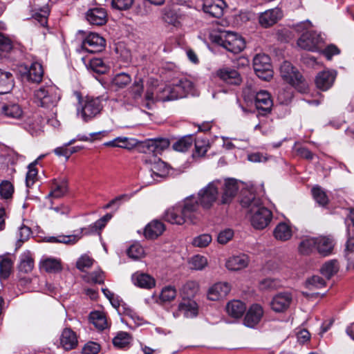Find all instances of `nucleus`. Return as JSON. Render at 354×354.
Returning <instances> with one entry per match:
<instances>
[{
  "label": "nucleus",
  "instance_id": "f257e3e1",
  "mask_svg": "<svg viewBox=\"0 0 354 354\" xmlns=\"http://www.w3.org/2000/svg\"><path fill=\"white\" fill-rule=\"evenodd\" d=\"M241 205L248 209L247 216L254 228L264 229L270 223L272 218L271 211L266 207L261 200L257 198L254 194L248 193L244 196L241 201Z\"/></svg>",
  "mask_w": 354,
  "mask_h": 354
},
{
  "label": "nucleus",
  "instance_id": "f03ea898",
  "mask_svg": "<svg viewBox=\"0 0 354 354\" xmlns=\"http://www.w3.org/2000/svg\"><path fill=\"white\" fill-rule=\"evenodd\" d=\"M313 25L308 20L300 22L295 26V30L301 33L297 45L302 49L310 51L319 50L324 43L320 33L312 30Z\"/></svg>",
  "mask_w": 354,
  "mask_h": 354
},
{
  "label": "nucleus",
  "instance_id": "7ed1b4c3",
  "mask_svg": "<svg viewBox=\"0 0 354 354\" xmlns=\"http://www.w3.org/2000/svg\"><path fill=\"white\" fill-rule=\"evenodd\" d=\"M102 101L100 97H86L80 100L77 106V115L84 122H88L101 113Z\"/></svg>",
  "mask_w": 354,
  "mask_h": 354
},
{
  "label": "nucleus",
  "instance_id": "20e7f679",
  "mask_svg": "<svg viewBox=\"0 0 354 354\" xmlns=\"http://www.w3.org/2000/svg\"><path fill=\"white\" fill-rule=\"evenodd\" d=\"M214 41L218 45L234 54L242 51L245 46V41L241 36L229 30L220 31L214 36Z\"/></svg>",
  "mask_w": 354,
  "mask_h": 354
},
{
  "label": "nucleus",
  "instance_id": "39448f33",
  "mask_svg": "<svg viewBox=\"0 0 354 354\" xmlns=\"http://www.w3.org/2000/svg\"><path fill=\"white\" fill-rule=\"evenodd\" d=\"M35 101L37 105L51 109L57 106L60 100L59 88L53 85H46L36 90L34 93Z\"/></svg>",
  "mask_w": 354,
  "mask_h": 354
},
{
  "label": "nucleus",
  "instance_id": "423d86ee",
  "mask_svg": "<svg viewBox=\"0 0 354 354\" xmlns=\"http://www.w3.org/2000/svg\"><path fill=\"white\" fill-rule=\"evenodd\" d=\"M221 186L222 181L221 180H214L198 191L196 197L202 209L208 210L213 207L218 198L219 189Z\"/></svg>",
  "mask_w": 354,
  "mask_h": 354
},
{
  "label": "nucleus",
  "instance_id": "0eeeda50",
  "mask_svg": "<svg viewBox=\"0 0 354 354\" xmlns=\"http://www.w3.org/2000/svg\"><path fill=\"white\" fill-rule=\"evenodd\" d=\"M281 76L286 82L295 87L298 91L305 93L308 84L299 72L295 69L291 63L285 61L280 66Z\"/></svg>",
  "mask_w": 354,
  "mask_h": 354
},
{
  "label": "nucleus",
  "instance_id": "6e6552de",
  "mask_svg": "<svg viewBox=\"0 0 354 354\" xmlns=\"http://www.w3.org/2000/svg\"><path fill=\"white\" fill-rule=\"evenodd\" d=\"M145 163L149 169V175L152 178V180L147 182L148 184H151L153 181H158L159 178H165L169 174V167L167 164L157 156L146 158Z\"/></svg>",
  "mask_w": 354,
  "mask_h": 354
},
{
  "label": "nucleus",
  "instance_id": "1a4fd4ad",
  "mask_svg": "<svg viewBox=\"0 0 354 354\" xmlns=\"http://www.w3.org/2000/svg\"><path fill=\"white\" fill-rule=\"evenodd\" d=\"M174 91L172 85L157 88L156 95L153 90L148 89L145 94V106L151 109L155 101L167 102L176 100V98H173V95H175Z\"/></svg>",
  "mask_w": 354,
  "mask_h": 354
},
{
  "label": "nucleus",
  "instance_id": "9d476101",
  "mask_svg": "<svg viewBox=\"0 0 354 354\" xmlns=\"http://www.w3.org/2000/svg\"><path fill=\"white\" fill-rule=\"evenodd\" d=\"M180 205L186 222L195 223L199 220L201 216V207L195 196L187 197L180 203Z\"/></svg>",
  "mask_w": 354,
  "mask_h": 354
},
{
  "label": "nucleus",
  "instance_id": "9b49d317",
  "mask_svg": "<svg viewBox=\"0 0 354 354\" xmlns=\"http://www.w3.org/2000/svg\"><path fill=\"white\" fill-rule=\"evenodd\" d=\"M253 67L256 75L261 80L268 81L273 75L270 57L266 54H258L253 59Z\"/></svg>",
  "mask_w": 354,
  "mask_h": 354
},
{
  "label": "nucleus",
  "instance_id": "f8f14e48",
  "mask_svg": "<svg viewBox=\"0 0 354 354\" xmlns=\"http://www.w3.org/2000/svg\"><path fill=\"white\" fill-rule=\"evenodd\" d=\"M30 6L33 12L32 17L37 20L41 26H46L50 12L48 0H30Z\"/></svg>",
  "mask_w": 354,
  "mask_h": 354
},
{
  "label": "nucleus",
  "instance_id": "ddd939ff",
  "mask_svg": "<svg viewBox=\"0 0 354 354\" xmlns=\"http://www.w3.org/2000/svg\"><path fill=\"white\" fill-rule=\"evenodd\" d=\"M105 39L100 35L91 32L82 42V48L88 53H96L101 52L105 47Z\"/></svg>",
  "mask_w": 354,
  "mask_h": 354
},
{
  "label": "nucleus",
  "instance_id": "4468645a",
  "mask_svg": "<svg viewBox=\"0 0 354 354\" xmlns=\"http://www.w3.org/2000/svg\"><path fill=\"white\" fill-rule=\"evenodd\" d=\"M292 301V295L289 292H281L275 295L271 302L272 310L277 313H283L289 308Z\"/></svg>",
  "mask_w": 354,
  "mask_h": 354
},
{
  "label": "nucleus",
  "instance_id": "2eb2a0df",
  "mask_svg": "<svg viewBox=\"0 0 354 354\" xmlns=\"http://www.w3.org/2000/svg\"><path fill=\"white\" fill-rule=\"evenodd\" d=\"M263 315V310L259 304H252L246 311L243 324L248 328H254L258 325Z\"/></svg>",
  "mask_w": 354,
  "mask_h": 354
},
{
  "label": "nucleus",
  "instance_id": "dca6fc26",
  "mask_svg": "<svg viewBox=\"0 0 354 354\" xmlns=\"http://www.w3.org/2000/svg\"><path fill=\"white\" fill-rule=\"evenodd\" d=\"M335 70H324L319 72L315 78V84L318 88L326 91L332 87L337 77Z\"/></svg>",
  "mask_w": 354,
  "mask_h": 354
},
{
  "label": "nucleus",
  "instance_id": "f3484780",
  "mask_svg": "<svg viewBox=\"0 0 354 354\" xmlns=\"http://www.w3.org/2000/svg\"><path fill=\"white\" fill-rule=\"evenodd\" d=\"M175 95L173 98H183L187 95L194 94V86L193 82L187 77H183L172 84Z\"/></svg>",
  "mask_w": 354,
  "mask_h": 354
},
{
  "label": "nucleus",
  "instance_id": "a211bd4d",
  "mask_svg": "<svg viewBox=\"0 0 354 354\" xmlns=\"http://www.w3.org/2000/svg\"><path fill=\"white\" fill-rule=\"evenodd\" d=\"M183 314L186 318H194L198 314V306L194 300H183L178 306V311L173 313L174 317Z\"/></svg>",
  "mask_w": 354,
  "mask_h": 354
},
{
  "label": "nucleus",
  "instance_id": "6ab92c4d",
  "mask_svg": "<svg viewBox=\"0 0 354 354\" xmlns=\"http://www.w3.org/2000/svg\"><path fill=\"white\" fill-rule=\"evenodd\" d=\"M223 189L221 194V204L230 203L236 196L239 186L237 181L235 179L230 178L225 180V182H222V186L220 189Z\"/></svg>",
  "mask_w": 354,
  "mask_h": 354
},
{
  "label": "nucleus",
  "instance_id": "aec40b11",
  "mask_svg": "<svg viewBox=\"0 0 354 354\" xmlns=\"http://www.w3.org/2000/svg\"><path fill=\"white\" fill-rule=\"evenodd\" d=\"M283 16L279 8H274L261 12L259 17V22L263 28H268L276 24Z\"/></svg>",
  "mask_w": 354,
  "mask_h": 354
},
{
  "label": "nucleus",
  "instance_id": "412c9836",
  "mask_svg": "<svg viewBox=\"0 0 354 354\" xmlns=\"http://www.w3.org/2000/svg\"><path fill=\"white\" fill-rule=\"evenodd\" d=\"M231 286L227 282H218L211 286L207 292V298L211 301H218L225 298L230 292Z\"/></svg>",
  "mask_w": 354,
  "mask_h": 354
},
{
  "label": "nucleus",
  "instance_id": "4be33fe9",
  "mask_svg": "<svg viewBox=\"0 0 354 354\" xmlns=\"http://www.w3.org/2000/svg\"><path fill=\"white\" fill-rule=\"evenodd\" d=\"M165 221L171 224L183 225L186 223L180 203L167 208L163 215Z\"/></svg>",
  "mask_w": 354,
  "mask_h": 354
},
{
  "label": "nucleus",
  "instance_id": "5701e85b",
  "mask_svg": "<svg viewBox=\"0 0 354 354\" xmlns=\"http://www.w3.org/2000/svg\"><path fill=\"white\" fill-rule=\"evenodd\" d=\"M216 75L223 82L229 85H239L242 82L239 73L232 68H220L217 71Z\"/></svg>",
  "mask_w": 354,
  "mask_h": 354
},
{
  "label": "nucleus",
  "instance_id": "b1692460",
  "mask_svg": "<svg viewBox=\"0 0 354 354\" xmlns=\"http://www.w3.org/2000/svg\"><path fill=\"white\" fill-rule=\"evenodd\" d=\"M203 11L213 17L219 18L223 14L225 3L223 0H203Z\"/></svg>",
  "mask_w": 354,
  "mask_h": 354
},
{
  "label": "nucleus",
  "instance_id": "393cba45",
  "mask_svg": "<svg viewBox=\"0 0 354 354\" xmlns=\"http://www.w3.org/2000/svg\"><path fill=\"white\" fill-rule=\"evenodd\" d=\"M254 98L255 106L257 109L265 112H269L272 106V100L270 93L264 90H261L252 94Z\"/></svg>",
  "mask_w": 354,
  "mask_h": 354
},
{
  "label": "nucleus",
  "instance_id": "a878e982",
  "mask_svg": "<svg viewBox=\"0 0 354 354\" xmlns=\"http://www.w3.org/2000/svg\"><path fill=\"white\" fill-rule=\"evenodd\" d=\"M86 18L91 25L102 26L107 21V14L102 8H94L87 11Z\"/></svg>",
  "mask_w": 354,
  "mask_h": 354
},
{
  "label": "nucleus",
  "instance_id": "bb28decb",
  "mask_svg": "<svg viewBox=\"0 0 354 354\" xmlns=\"http://www.w3.org/2000/svg\"><path fill=\"white\" fill-rule=\"evenodd\" d=\"M60 344L66 351L75 348L78 344L77 336L71 328H65L59 338Z\"/></svg>",
  "mask_w": 354,
  "mask_h": 354
},
{
  "label": "nucleus",
  "instance_id": "cd10ccee",
  "mask_svg": "<svg viewBox=\"0 0 354 354\" xmlns=\"http://www.w3.org/2000/svg\"><path fill=\"white\" fill-rule=\"evenodd\" d=\"M293 234L292 227L288 222L279 223L273 230V236L279 241H286L291 239Z\"/></svg>",
  "mask_w": 354,
  "mask_h": 354
},
{
  "label": "nucleus",
  "instance_id": "c85d7f7f",
  "mask_svg": "<svg viewBox=\"0 0 354 354\" xmlns=\"http://www.w3.org/2000/svg\"><path fill=\"white\" fill-rule=\"evenodd\" d=\"M133 283L142 288L151 289L156 286V281L151 275L137 272L132 275Z\"/></svg>",
  "mask_w": 354,
  "mask_h": 354
},
{
  "label": "nucleus",
  "instance_id": "c756f323",
  "mask_svg": "<svg viewBox=\"0 0 354 354\" xmlns=\"http://www.w3.org/2000/svg\"><path fill=\"white\" fill-rule=\"evenodd\" d=\"M248 263V257L241 254L230 257L226 261L225 266L230 270L237 271L246 268Z\"/></svg>",
  "mask_w": 354,
  "mask_h": 354
},
{
  "label": "nucleus",
  "instance_id": "7c9ffc66",
  "mask_svg": "<svg viewBox=\"0 0 354 354\" xmlns=\"http://www.w3.org/2000/svg\"><path fill=\"white\" fill-rule=\"evenodd\" d=\"M227 315L234 319L241 318L246 310L245 304L240 300L229 301L225 307Z\"/></svg>",
  "mask_w": 354,
  "mask_h": 354
},
{
  "label": "nucleus",
  "instance_id": "2f4dec72",
  "mask_svg": "<svg viewBox=\"0 0 354 354\" xmlns=\"http://www.w3.org/2000/svg\"><path fill=\"white\" fill-rule=\"evenodd\" d=\"M24 129L32 136H37L42 131V118L39 115L28 118L24 123Z\"/></svg>",
  "mask_w": 354,
  "mask_h": 354
},
{
  "label": "nucleus",
  "instance_id": "473e14b6",
  "mask_svg": "<svg viewBox=\"0 0 354 354\" xmlns=\"http://www.w3.org/2000/svg\"><path fill=\"white\" fill-rule=\"evenodd\" d=\"M163 223L154 220L149 223L145 228V236L149 239H154L161 235L165 231Z\"/></svg>",
  "mask_w": 354,
  "mask_h": 354
},
{
  "label": "nucleus",
  "instance_id": "72a5a7b5",
  "mask_svg": "<svg viewBox=\"0 0 354 354\" xmlns=\"http://www.w3.org/2000/svg\"><path fill=\"white\" fill-rule=\"evenodd\" d=\"M143 89L144 85L142 79H138L133 82L129 88V93L133 100V102H131V105L136 106L139 104L140 101H142L145 106V99L144 100H142Z\"/></svg>",
  "mask_w": 354,
  "mask_h": 354
},
{
  "label": "nucleus",
  "instance_id": "f704fd0d",
  "mask_svg": "<svg viewBox=\"0 0 354 354\" xmlns=\"http://www.w3.org/2000/svg\"><path fill=\"white\" fill-rule=\"evenodd\" d=\"M14 87V77L11 73L0 69V95L10 93Z\"/></svg>",
  "mask_w": 354,
  "mask_h": 354
},
{
  "label": "nucleus",
  "instance_id": "c9c22d12",
  "mask_svg": "<svg viewBox=\"0 0 354 354\" xmlns=\"http://www.w3.org/2000/svg\"><path fill=\"white\" fill-rule=\"evenodd\" d=\"M169 146V141L167 138H155L149 140L147 142L148 149L154 153L153 156L160 154Z\"/></svg>",
  "mask_w": 354,
  "mask_h": 354
},
{
  "label": "nucleus",
  "instance_id": "e433bc0d",
  "mask_svg": "<svg viewBox=\"0 0 354 354\" xmlns=\"http://www.w3.org/2000/svg\"><path fill=\"white\" fill-rule=\"evenodd\" d=\"M68 191V183L65 179L56 180L53 181L51 191L48 196L58 198L64 196Z\"/></svg>",
  "mask_w": 354,
  "mask_h": 354
},
{
  "label": "nucleus",
  "instance_id": "4c0bfd02",
  "mask_svg": "<svg viewBox=\"0 0 354 354\" xmlns=\"http://www.w3.org/2000/svg\"><path fill=\"white\" fill-rule=\"evenodd\" d=\"M316 249L318 252L324 256H328L332 253L333 249V241L326 236L317 237Z\"/></svg>",
  "mask_w": 354,
  "mask_h": 354
},
{
  "label": "nucleus",
  "instance_id": "58836bf2",
  "mask_svg": "<svg viewBox=\"0 0 354 354\" xmlns=\"http://www.w3.org/2000/svg\"><path fill=\"white\" fill-rule=\"evenodd\" d=\"M81 239V233H75L71 235H58L57 236H49L47 241L49 243H60L68 245L75 244Z\"/></svg>",
  "mask_w": 354,
  "mask_h": 354
},
{
  "label": "nucleus",
  "instance_id": "ea45409f",
  "mask_svg": "<svg viewBox=\"0 0 354 354\" xmlns=\"http://www.w3.org/2000/svg\"><path fill=\"white\" fill-rule=\"evenodd\" d=\"M339 269V264L336 259H332L325 262L321 269V274L327 279H330L336 274Z\"/></svg>",
  "mask_w": 354,
  "mask_h": 354
},
{
  "label": "nucleus",
  "instance_id": "a19ab883",
  "mask_svg": "<svg viewBox=\"0 0 354 354\" xmlns=\"http://www.w3.org/2000/svg\"><path fill=\"white\" fill-rule=\"evenodd\" d=\"M1 113L7 118L19 119L23 115V111L18 104L10 103L2 106Z\"/></svg>",
  "mask_w": 354,
  "mask_h": 354
},
{
  "label": "nucleus",
  "instance_id": "79ce46f5",
  "mask_svg": "<svg viewBox=\"0 0 354 354\" xmlns=\"http://www.w3.org/2000/svg\"><path fill=\"white\" fill-rule=\"evenodd\" d=\"M317 238L306 236L301 239L298 250L302 254H309L316 249Z\"/></svg>",
  "mask_w": 354,
  "mask_h": 354
},
{
  "label": "nucleus",
  "instance_id": "37998d69",
  "mask_svg": "<svg viewBox=\"0 0 354 354\" xmlns=\"http://www.w3.org/2000/svg\"><path fill=\"white\" fill-rule=\"evenodd\" d=\"M89 319L91 323L100 330H102L108 327L106 316L102 312L94 311L91 313Z\"/></svg>",
  "mask_w": 354,
  "mask_h": 354
},
{
  "label": "nucleus",
  "instance_id": "c03bdc74",
  "mask_svg": "<svg viewBox=\"0 0 354 354\" xmlns=\"http://www.w3.org/2000/svg\"><path fill=\"white\" fill-rule=\"evenodd\" d=\"M131 82V76L126 73L116 74L111 80V85L115 90L124 88Z\"/></svg>",
  "mask_w": 354,
  "mask_h": 354
},
{
  "label": "nucleus",
  "instance_id": "a18cd8bd",
  "mask_svg": "<svg viewBox=\"0 0 354 354\" xmlns=\"http://www.w3.org/2000/svg\"><path fill=\"white\" fill-rule=\"evenodd\" d=\"M19 270L21 272L28 273L34 268V260L29 251H26L20 256Z\"/></svg>",
  "mask_w": 354,
  "mask_h": 354
},
{
  "label": "nucleus",
  "instance_id": "49530a36",
  "mask_svg": "<svg viewBox=\"0 0 354 354\" xmlns=\"http://www.w3.org/2000/svg\"><path fill=\"white\" fill-rule=\"evenodd\" d=\"M13 261L8 255L0 256V279H7L12 271Z\"/></svg>",
  "mask_w": 354,
  "mask_h": 354
},
{
  "label": "nucleus",
  "instance_id": "de8ad7c7",
  "mask_svg": "<svg viewBox=\"0 0 354 354\" xmlns=\"http://www.w3.org/2000/svg\"><path fill=\"white\" fill-rule=\"evenodd\" d=\"M44 75L42 66L39 62H33L28 70V78L32 82L38 83L41 81Z\"/></svg>",
  "mask_w": 354,
  "mask_h": 354
},
{
  "label": "nucleus",
  "instance_id": "09e8293b",
  "mask_svg": "<svg viewBox=\"0 0 354 354\" xmlns=\"http://www.w3.org/2000/svg\"><path fill=\"white\" fill-rule=\"evenodd\" d=\"M40 267L48 272H56L61 270V263L57 259L46 258L41 261Z\"/></svg>",
  "mask_w": 354,
  "mask_h": 354
},
{
  "label": "nucleus",
  "instance_id": "8fccbe9b",
  "mask_svg": "<svg viewBox=\"0 0 354 354\" xmlns=\"http://www.w3.org/2000/svg\"><path fill=\"white\" fill-rule=\"evenodd\" d=\"M177 295V290L173 286H165L160 294L159 300L162 303L171 302Z\"/></svg>",
  "mask_w": 354,
  "mask_h": 354
},
{
  "label": "nucleus",
  "instance_id": "3c124183",
  "mask_svg": "<svg viewBox=\"0 0 354 354\" xmlns=\"http://www.w3.org/2000/svg\"><path fill=\"white\" fill-rule=\"evenodd\" d=\"M194 142L192 136H184L173 145V149L176 151L185 152L191 148Z\"/></svg>",
  "mask_w": 354,
  "mask_h": 354
},
{
  "label": "nucleus",
  "instance_id": "603ef678",
  "mask_svg": "<svg viewBox=\"0 0 354 354\" xmlns=\"http://www.w3.org/2000/svg\"><path fill=\"white\" fill-rule=\"evenodd\" d=\"M86 67L91 71L99 73L104 74L106 72L108 67L104 63L102 59L93 58L89 61V63L86 64Z\"/></svg>",
  "mask_w": 354,
  "mask_h": 354
},
{
  "label": "nucleus",
  "instance_id": "864d4df0",
  "mask_svg": "<svg viewBox=\"0 0 354 354\" xmlns=\"http://www.w3.org/2000/svg\"><path fill=\"white\" fill-rule=\"evenodd\" d=\"M37 164V160H35L28 167V172L26 177V185L27 187L32 186L37 179L38 171L35 167Z\"/></svg>",
  "mask_w": 354,
  "mask_h": 354
},
{
  "label": "nucleus",
  "instance_id": "5fc2aeb1",
  "mask_svg": "<svg viewBox=\"0 0 354 354\" xmlns=\"http://www.w3.org/2000/svg\"><path fill=\"white\" fill-rule=\"evenodd\" d=\"M131 341V337L127 332H120L113 339V344L117 348H124L129 346Z\"/></svg>",
  "mask_w": 354,
  "mask_h": 354
},
{
  "label": "nucleus",
  "instance_id": "6e6d98bb",
  "mask_svg": "<svg viewBox=\"0 0 354 354\" xmlns=\"http://www.w3.org/2000/svg\"><path fill=\"white\" fill-rule=\"evenodd\" d=\"M83 279L87 283L102 284L104 281V274L102 270H95L84 274Z\"/></svg>",
  "mask_w": 354,
  "mask_h": 354
},
{
  "label": "nucleus",
  "instance_id": "4d7b16f0",
  "mask_svg": "<svg viewBox=\"0 0 354 354\" xmlns=\"http://www.w3.org/2000/svg\"><path fill=\"white\" fill-rule=\"evenodd\" d=\"M105 225L106 223L104 221L100 218L88 227H82L77 230V233H81L82 238L84 234H89L91 233L97 232L98 230H102L105 226Z\"/></svg>",
  "mask_w": 354,
  "mask_h": 354
},
{
  "label": "nucleus",
  "instance_id": "13d9d810",
  "mask_svg": "<svg viewBox=\"0 0 354 354\" xmlns=\"http://www.w3.org/2000/svg\"><path fill=\"white\" fill-rule=\"evenodd\" d=\"M189 265L192 269L201 270L207 266V259L202 255H195L189 260Z\"/></svg>",
  "mask_w": 354,
  "mask_h": 354
},
{
  "label": "nucleus",
  "instance_id": "bf43d9fd",
  "mask_svg": "<svg viewBox=\"0 0 354 354\" xmlns=\"http://www.w3.org/2000/svg\"><path fill=\"white\" fill-rule=\"evenodd\" d=\"M183 293L187 297H194L199 291V284L198 282L194 281H187L182 289Z\"/></svg>",
  "mask_w": 354,
  "mask_h": 354
},
{
  "label": "nucleus",
  "instance_id": "052dcab7",
  "mask_svg": "<svg viewBox=\"0 0 354 354\" xmlns=\"http://www.w3.org/2000/svg\"><path fill=\"white\" fill-rule=\"evenodd\" d=\"M312 194L314 199L320 205H326L328 202V196L326 192L319 186H315L312 189Z\"/></svg>",
  "mask_w": 354,
  "mask_h": 354
},
{
  "label": "nucleus",
  "instance_id": "680f3d73",
  "mask_svg": "<svg viewBox=\"0 0 354 354\" xmlns=\"http://www.w3.org/2000/svg\"><path fill=\"white\" fill-rule=\"evenodd\" d=\"M280 286L281 283L278 279L272 278L264 279L259 283V288L262 290H272Z\"/></svg>",
  "mask_w": 354,
  "mask_h": 354
},
{
  "label": "nucleus",
  "instance_id": "e2e57ef3",
  "mask_svg": "<svg viewBox=\"0 0 354 354\" xmlns=\"http://www.w3.org/2000/svg\"><path fill=\"white\" fill-rule=\"evenodd\" d=\"M14 193L13 185L8 180H3L0 184V195L2 198L8 199L12 197Z\"/></svg>",
  "mask_w": 354,
  "mask_h": 354
},
{
  "label": "nucleus",
  "instance_id": "0e129e2a",
  "mask_svg": "<svg viewBox=\"0 0 354 354\" xmlns=\"http://www.w3.org/2000/svg\"><path fill=\"white\" fill-rule=\"evenodd\" d=\"M127 254L133 259H138L144 257L145 251L139 243H134L127 250Z\"/></svg>",
  "mask_w": 354,
  "mask_h": 354
},
{
  "label": "nucleus",
  "instance_id": "69168bd1",
  "mask_svg": "<svg viewBox=\"0 0 354 354\" xmlns=\"http://www.w3.org/2000/svg\"><path fill=\"white\" fill-rule=\"evenodd\" d=\"M209 148L208 140L205 139H197L195 140L194 156H203L205 154Z\"/></svg>",
  "mask_w": 354,
  "mask_h": 354
},
{
  "label": "nucleus",
  "instance_id": "338daca9",
  "mask_svg": "<svg viewBox=\"0 0 354 354\" xmlns=\"http://www.w3.org/2000/svg\"><path fill=\"white\" fill-rule=\"evenodd\" d=\"M212 240V239L210 234H203L194 238L192 243L195 247L205 248L211 243Z\"/></svg>",
  "mask_w": 354,
  "mask_h": 354
},
{
  "label": "nucleus",
  "instance_id": "774afa93",
  "mask_svg": "<svg viewBox=\"0 0 354 354\" xmlns=\"http://www.w3.org/2000/svg\"><path fill=\"white\" fill-rule=\"evenodd\" d=\"M30 234L31 230L30 227L25 225L21 226L17 233V247H21V244L29 239Z\"/></svg>",
  "mask_w": 354,
  "mask_h": 354
}]
</instances>
